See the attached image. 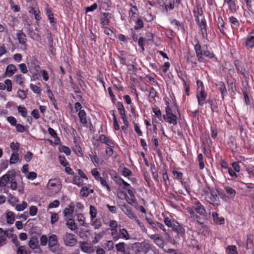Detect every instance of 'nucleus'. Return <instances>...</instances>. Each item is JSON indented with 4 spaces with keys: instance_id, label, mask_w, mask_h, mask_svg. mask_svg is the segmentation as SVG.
I'll return each instance as SVG.
<instances>
[{
    "instance_id": "obj_64",
    "label": "nucleus",
    "mask_w": 254,
    "mask_h": 254,
    "mask_svg": "<svg viewBox=\"0 0 254 254\" xmlns=\"http://www.w3.org/2000/svg\"><path fill=\"white\" fill-rule=\"evenodd\" d=\"M91 174L92 176L94 177L95 179L97 181H98L102 177H100V174L98 171L97 169H93L91 170Z\"/></svg>"
},
{
    "instance_id": "obj_46",
    "label": "nucleus",
    "mask_w": 254,
    "mask_h": 254,
    "mask_svg": "<svg viewBox=\"0 0 254 254\" xmlns=\"http://www.w3.org/2000/svg\"><path fill=\"white\" fill-rule=\"evenodd\" d=\"M38 241L37 239L32 238L29 242L28 245L30 248L35 249L38 247Z\"/></svg>"
},
{
    "instance_id": "obj_42",
    "label": "nucleus",
    "mask_w": 254,
    "mask_h": 254,
    "mask_svg": "<svg viewBox=\"0 0 254 254\" xmlns=\"http://www.w3.org/2000/svg\"><path fill=\"white\" fill-rule=\"evenodd\" d=\"M109 15L108 13H103V16L101 18V24L103 26H106L108 24L109 21Z\"/></svg>"
},
{
    "instance_id": "obj_53",
    "label": "nucleus",
    "mask_w": 254,
    "mask_h": 254,
    "mask_svg": "<svg viewBox=\"0 0 254 254\" xmlns=\"http://www.w3.org/2000/svg\"><path fill=\"white\" fill-rule=\"evenodd\" d=\"M111 236L113 239V240L114 241H117L119 240V233H118V229L111 230Z\"/></svg>"
},
{
    "instance_id": "obj_55",
    "label": "nucleus",
    "mask_w": 254,
    "mask_h": 254,
    "mask_svg": "<svg viewBox=\"0 0 254 254\" xmlns=\"http://www.w3.org/2000/svg\"><path fill=\"white\" fill-rule=\"evenodd\" d=\"M114 247V243L113 240L107 241L105 245V249L108 251H111L113 249Z\"/></svg>"
},
{
    "instance_id": "obj_61",
    "label": "nucleus",
    "mask_w": 254,
    "mask_h": 254,
    "mask_svg": "<svg viewBox=\"0 0 254 254\" xmlns=\"http://www.w3.org/2000/svg\"><path fill=\"white\" fill-rule=\"evenodd\" d=\"M109 225L110 227V230H114L118 229V223L114 220H111L109 221Z\"/></svg>"
},
{
    "instance_id": "obj_26",
    "label": "nucleus",
    "mask_w": 254,
    "mask_h": 254,
    "mask_svg": "<svg viewBox=\"0 0 254 254\" xmlns=\"http://www.w3.org/2000/svg\"><path fill=\"white\" fill-rule=\"evenodd\" d=\"M90 224L95 229H100L102 226L101 220L96 218L90 219Z\"/></svg>"
},
{
    "instance_id": "obj_21",
    "label": "nucleus",
    "mask_w": 254,
    "mask_h": 254,
    "mask_svg": "<svg viewBox=\"0 0 254 254\" xmlns=\"http://www.w3.org/2000/svg\"><path fill=\"white\" fill-rule=\"evenodd\" d=\"M224 190L230 198H233L235 197L236 191L231 187L226 186L224 187Z\"/></svg>"
},
{
    "instance_id": "obj_25",
    "label": "nucleus",
    "mask_w": 254,
    "mask_h": 254,
    "mask_svg": "<svg viewBox=\"0 0 254 254\" xmlns=\"http://www.w3.org/2000/svg\"><path fill=\"white\" fill-rule=\"evenodd\" d=\"M40 66L37 64V61H34L33 63L29 67L30 71L33 74H36L40 69Z\"/></svg>"
},
{
    "instance_id": "obj_59",
    "label": "nucleus",
    "mask_w": 254,
    "mask_h": 254,
    "mask_svg": "<svg viewBox=\"0 0 254 254\" xmlns=\"http://www.w3.org/2000/svg\"><path fill=\"white\" fill-rule=\"evenodd\" d=\"M143 27V23L142 20L140 18H138L137 21L135 22V24L134 26V28L135 30L140 29Z\"/></svg>"
},
{
    "instance_id": "obj_12",
    "label": "nucleus",
    "mask_w": 254,
    "mask_h": 254,
    "mask_svg": "<svg viewBox=\"0 0 254 254\" xmlns=\"http://www.w3.org/2000/svg\"><path fill=\"white\" fill-rule=\"evenodd\" d=\"M150 238L153 240L154 242L160 248H163L164 240L163 237L158 235H154L150 236Z\"/></svg>"
},
{
    "instance_id": "obj_43",
    "label": "nucleus",
    "mask_w": 254,
    "mask_h": 254,
    "mask_svg": "<svg viewBox=\"0 0 254 254\" xmlns=\"http://www.w3.org/2000/svg\"><path fill=\"white\" fill-rule=\"evenodd\" d=\"M59 150L61 152L65 153L66 155H69L71 153V150L69 147L64 146L61 145L59 147Z\"/></svg>"
},
{
    "instance_id": "obj_29",
    "label": "nucleus",
    "mask_w": 254,
    "mask_h": 254,
    "mask_svg": "<svg viewBox=\"0 0 254 254\" xmlns=\"http://www.w3.org/2000/svg\"><path fill=\"white\" fill-rule=\"evenodd\" d=\"M211 196L209 197V200H208L210 203H212L213 202L216 201L218 198V191L216 190L212 189L210 190Z\"/></svg>"
},
{
    "instance_id": "obj_14",
    "label": "nucleus",
    "mask_w": 254,
    "mask_h": 254,
    "mask_svg": "<svg viewBox=\"0 0 254 254\" xmlns=\"http://www.w3.org/2000/svg\"><path fill=\"white\" fill-rule=\"evenodd\" d=\"M7 234V231H4L2 228H0V247L6 244Z\"/></svg>"
},
{
    "instance_id": "obj_38",
    "label": "nucleus",
    "mask_w": 254,
    "mask_h": 254,
    "mask_svg": "<svg viewBox=\"0 0 254 254\" xmlns=\"http://www.w3.org/2000/svg\"><path fill=\"white\" fill-rule=\"evenodd\" d=\"M138 14V9L136 6H132L129 11V17L134 19L135 16Z\"/></svg>"
},
{
    "instance_id": "obj_34",
    "label": "nucleus",
    "mask_w": 254,
    "mask_h": 254,
    "mask_svg": "<svg viewBox=\"0 0 254 254\" xmlns=\"http://www.w3.org/2000/svg\"><path fill=\"white\" fill-rule=\"evenodd\" d=\"M9 147L12 153H18L20 148V144L18 142L12 141L10 143Z\"/></svg>"
},
{
    "instance_id": "obj_58",
    "label": "nucleus",
    "mask_w": 254,
    "mask_h": 254,
    "mask_svg": "<svg viewBox=\"0 0 254 254\" xmlns=\"http://www.w3.org/2000/svg\"><path fill=\"white\" fill-rule=\"evenodd\" d=\"M25 177L28 180H34L37 178V175L34 172H30L27 173Z\"/></svg>"
},
{
    "instance_id": "obj_10",
    "label": "nucleus",
    "mask_w": 254,
    "mask_h": 254,
    "mask_svg": "<svg viewBox=\"0 0 254 254\" xmlns=\"http://www.w3.org/2000/svg\"><path fill=\"white\" fill-rule=\"evenodd\" d=\"M137 251L140 254H145L151 249L150 245L146 242H143L139 243L137 245Z\"/></svg>"
},
{
    "instance_id": "obj_39",
    "label": "nucleus",
    "mask_w": 254,
    "mask_h": 254,
    "mask_svg": "<svg viewBox=\"0 0 254 254\" xmlns=\"http://www.w3.org/2000/svg\"><path fill=\"white\" fill-rule=\"evenodd\" d=\"M97 214V210L94 206L90 205L89 207V215L90 219H93L96 218Z\"/></svg>"
},
{
    "instance_id": "obj_9",
    "label": "nucleus",
    "mask_w": 254,
    "mask_h": 254,
    "mask_svg": "<svg viewBox=\"0 0 254 254\" xmlns=\"http://www.w3.org/2000/svg\"><path fill=\"white\" fill-rule=\"evenodd\" d=\"M207 97V93L202 90V88L199 89L197 91L196 98L198 101V104L200 106H203L206 103L205 100Z\"/></svg>"
},
{
    "instance_id": "obj_57",
    "label": "nucleus",
    "mask_w": 254,
    "mask_h": 254,
    "mask_svg": "<svg viewBox=\"0 0 254 254\" xmlns=\"http://www.w3.org/2000/svg\"><path fill=\"white\" fill-rule=\"evenodd\" d=\"M80 195L82 197H87L89 193L87 187H83L80 191Z\"/></svg>"
},
{
    "instance_id": "obj_31",
    "label": "nucleus",
    "mask_w": 254,
    "mask_h": 254,
    "mask_svg": "<svg viewBox=\"0 0 254 254\" xmlns=\"http://www.w3.org/2000/svg\"><path fill=\"white\" fill-rule=\"evenodd\" d=\"M126 244L124 242H120L115 246L117 252L123 253L124 254H128L125 251Z\"/></svg>"
},
{
    "instance_id": "obj_33",
    "label": "nucleus",
    "mask_w": 254,
    "mask_h": 254,
    "mask_svg": "<svg viewBox=\"0 0 254 254\" xmlns=\"http://www.w3.org/2000/svg\"><path fill=\"white\" fill-rule=\"evenodd\" d=\"M25 78L24 76L20 74L15 75L14 77V81L18 84L20 86H23L24 84Z\"/></svg>"
},
{
    "instance_id": "obj_6",
    "label": "nucleus",
    "mask_w": 254,
    "mask_h": 254,
    "mask_svg": "<svg viewBox=\"0 0 254 254\" xmlns=\"http://www.w3.org/2000/svg\"><path fill=\"white\" fill-rule=\"evenodd\" d=\"M58 245V239L55 234H51L48 238V247L52 252L56 251V247Z\"/></svg>"
},
{
    "instance_id": "obj_8",
    "label": "nucleus",
    "mask_w": 254,
    "mask_h": 254,
    "mask_svg": "<svg viewBox=\"0 0 254 254\" xmlns=\"http://www.w3.org/2000/svg\"><path fill=\"white\" fill-rule=\"evenodd\" d=\"M243 44L248 48H253L254 47V29L249 33L247 38L243 40Z\"/></svg>"
},
{
    "instance_id": "obj_40",
    "label": "nucleus",
    "mask_w": 254,
    "mask_h": 254,
    "mask_svg": "<svg viewBox=\"0 0 254 254\" xmlns=\"http://www.w3.org/2000/svg\"><path fill=\"white\" fill-rule=\"evenodd\" d=\"M103 187L105 188L108 192L111 191V188L108 185L106 179L104 178H101L98 180Z\"/></svg>"
},
{
    "instance_id": "obj_7",
    "label": "nucleus",
    "mask_w": 254,
    "mask_h": 254,
    "mask_svg": "<svg viewBox=\"0 0 254 254\" xmlns=\"http://www.w3.org/2000/svg\"><path fill=\"white\" fill-rule=\"evenodd\" d=\"M80 248L81 250L87 254H92L94 253V247L91 244L85 242H80Z\"/></svg>"
},
{
    "instance_id": "obj_63",
    "label": "nucleus",
    "mask_w": 254,
    "mask_h": 254,
    "mask_svg": "<svg viewBox=\"0 0 254 254\" xmlns=\"http://www.w3.org/2000/svg\"><path fill=\"white\" fill-rule=\"evenodd\" d=\"M173 174L174 178L175 179H177L180 180L181 181H182L183 176V174L182 173L177 171H173Z\"/></svg>"
},
{
    "instance_id": "obj_5",
    "label": "nucleus",
    "mask_w": 254,
    "mask_h": 254,
    "mask_svg": "<svg viewBox=\"0 0 254 254\" xmlns=\"http://www.w3.org/2000/svg\"><path fill=\"white\" fill-rule=\"evenodd\" d=\"M164 120L168 123L173 125L177 124V118L173 113L171 108H165V114L163 115Z\"/></svg>"
},
{
    "instance_id": "obj_41",
    "label": "nucleus",
    "mask_w": 254,
    "mask_h": 254,
    "mask_svg": "<svg viewBox=\"0 0 254 254\" xmlns=\"http://www.w3.org/2000/svg\"><path fill=\"white\" fill-rule=\"evenodd\" d=\"M17 36L19 43L22 45H25L26 40L25 35L23 33H18Z\"/></svg>"
},
{
    "instance_id": "obj_27",
    "label": "nucleus",
    "mask_w": 254,
    "mask_h": 254,
    "mask_svg": "<svg viewBox=\"0 0 254 254\" xmlns=\"http://www.w3.org/2000/svg\"><path fill=\"white\" fill-rule=\"evenodd\" d=\"M20 160L19 155L18 153H12L9 158V164L10 165L15 164Z\"/></svg>"
},
{
    "instance_id": "obj_51",
    "label": "nucleus",
    "mask_w": 254,
    "mask_h": 254,
    "mask_svg": "<svg viewBox=\"0 0 254 254\" xmlns=\"http://www.w3.org/2000/svg\"><path fill=\"white\" fill-rule=\"evenodd\" d=\"M7 238L11 239L13 243L16 246V247H18L19 246V242L18 241L17 236L15 234L9 235V234L8 233Z\"/></svg>"
},
{
    "instance_id": "obj_48",
    "label": "nucleus",
    "mask_w": 254,
    "mask_h": 254,
    "mask_svg": "<svg viewBox=\"0 0 254 254\" xmlns=\"http://www.w3.org/2000/svg\"><path fill=\"white\" fill-rule=\"evenodd\" d=\"M226 252L228 254H237V248L235 246H228L226 249Z\"/></svg>"
},
{
    "instance_id": "obj_22",
    "label": "nucleus",
    "mask_w": 254,
    "mask_h": 254,
    "mask_svg": "<svg viewBox=\"0 0 254 254\" xmlns=\"http://www.w3.org/2000/svg\"><path fill=\"white\" fill-rule=\"evenodd\" d=\"M16 67L12 64H10L7 65L6 68L5 73L7 76L10 77L14 74L16 71Z\"/></svg>"
},
{
    "instance_id": "obj_19",
    "label": "nucleus",
    "mask_w": 254,
    "mask_h": 254,
    "mask_svg": "<svg viewBox=\"0 0 254 254\" xmlns=\"http://www.w3.org/2000/svg\"><path fill=\"white\" fill-rule=\"evenodd\" d=\"M5 218L7 224H12L15 221L14 213L10 211H6L5 212Z\"/></svg>"
},
{
    "instance_id": "obj_1",
    "label": "nucleus",
    "mask_w": 254,
    "mask_h": 254,
    "mask_svg": "<svg viewBox=\"0 0 254 254\" xmlns=\"http://www.w3.org/2000/svg\"><path fill=\"white\" fill-rule=\"evenodd\" d=\"M62 189V184L60 179H50L47 184L48 193L50 195H55L60 191Z\"/></svg>"
},
{
    "instance_id": "obj_30",
    "label": "nucleus",
    "mask_w": 254,
    "mask_h": 254,
    "mask_svg": "<svg viewBox=\"0 0 254 254\" xmlns=\"http://www.w3.org/2000/svg\"><path fill=\"white\" fill-rule=\"evenodd\" d=\"M229 21L233 29H238L239 27V22L238 20L234 16H231L229 18Z\"/></svg>"
},
{
    "instance_id": "obj_37",
    "label": "nucleus",
    "mask_w": 254,
    "mask_h": 254,
    "mask_svg": "<svg viewBox=\"0 0 254 254\" xmlns=\"http://www.w3.org/2000/svg\"><path fill=\"white\" fill-rule=\"evenodd\" d=\"M77 217V220L79 223L80 225L86 227V223H85V218L83 214L82 213H78L76 215Z\"/></svg>"
},
{
    "instance_id": "obj_11",
    "label": "nucleus",
    "mask_w": 254,
    "mask_h": 254,
    "mask_svg": "<svg viewBox=\"0 0 254 254\" xmlns=\"http://www.w3.org/2000/svg\"><path fill=\"white\" fill-rule=\"evenodd\" d=\"M75 204L73 202H71L63 210V214L64 217H71L73 215Z\"/></svg>"
},
{
    "instance_id": "obj_16",
    "label": "nucleus",
    "mask_w": 254,
    "mask_h": 254,
    "mask_svg": "<svg viewBox=\"0 0 254 254\" xmlns=\"http://www.w3.org/2000/svg\"><path fill=\"white\" fill-rule=\"evenodd\" d=\"M194 50L195 51L196 57L198 59V60L200 62H202L204 61V59L202 57L203 53L201 51V46L199 43L195 44L194 46Z\"/></svg>"
},
{
    "instance_id": "obj_15",
    "label": "nucleus",
    "mask_w": 254,
    "mask_h": 254,
    "mask_svg": "<svg viewBox=\"0 0 254 254\" xmlns=\"http://www.w3.org/2000/svg\"><path fill=\"white\" fill-rule=\"evenodd\" d=\"M119 239L128 240L130 239L129 234L125 228H120L119 230Z\"/></svg>"
},
{
    "instance_id": "obj_54",
    "label": "nucleus",
    "mask_w": 254,
    "mask_h": 254,
    "mask_svg": "<svg viewBox=\"0 0 254 254\" xmlns=\"http://www.w3.org/2000/svg\"><path fill=\"white\" fill-rule=\"evenodd\" d=\"M8 166V163L7 160H2L0 163V172H2L6 170Z\"/></svg>"
},
{
    "instance_id": "obj_17",
    "label": "nucleus",
    "mask_w": 254,
    "mask_h": 254,
    "mask_svg": "<svg viewBox=\"0 0 254 254\" xmlns=\"http://www.w3.org/2000/svg\"><path fill=\"white\" fill-rule=\"evenodd\" d=\"M78 116L80 122L84 126H86L87 124V115L84 110L79 111L78 113Z\"/></svg>"
},
{
    "instance_id": "obj_62",
    "label": "nucleus",
    "mask_w": 254,
    "mask_h": 254,
    "mask_svg": "<svg viewBox=\"0 0 254 254\" xmlns=\"http://www.w3.org/2000/svg\"><path fill=\"white\" fill-rule=\"evenodd\" d=\"M153 112L154 113L156 117L160 120H161L162 114L160 110L158 107L153 108L152 109Z\"/></svg>"
},
{
    "instance_id": "obj_49",
    "label": "nucleus",
    "mask_w": 254,
    "mask_h": 254,
    "mask_svg": "<svg viewBox=\"0 0 254 254\" xmlns=\"http://www.w3.org/2000/svg\"><path fill=\"white\" fill-rule=\"evenodd\" d=\"M18 113L24 118L27 115V111L25 107L22 106H19L17 108Z\"/></svg>"
},
{
    "instance_id": "obj_3",
    "label": "nucleus",
    "mask_w": 254,
    "mask_h": 254,
    "mask_svg": "<svg viewBox=\"0 0 254 254\" xmlns=\"http://www.w3.org/2000/svg\"><path fill=\"white\" fill-rule=\"evenodd\" d=\"M15 171L14 170H9L0 178V186L5 187L11 180H15Z\"/></svg>"
},
{
    "instance_id": "obj_24",
    "label": "nucleus",
    "mask_w": 254,
    "mask_h": 254,
    "mask_svg": "<svg viewBox=\"0 0 254 254\" xmlns=\"http://www.w3.org/2000/svg\"><path fill=\"white\" fill-rule=\"evenodd\" d=\"M212 216L216 224L221 225L224 223V218L223 217H219L216 212H212Z\"/></svg>"
},
{
    "instance_id": "obj_2",
    "label": "nucleus",
    "mask_w": 254,
    "mask_h": 254,
    "mask_svg": "<svg viewBox=\"0 0 254 254\" xmlns=\"http://www.w3.org/2000/svg\"><path fill=\"white\" fill-rule=\"evenodd\" d=\"M62 239L64 245L67 247H73L77 242L76 236L73 234L69 233H65L63 236Z\"/></svg>"
},
{
    "instance_id": "obj_23",
    "label": "nucleus",
    "mask_w": 254,
    "mask_h": 254,
    "mask_svg": "<svg viewBox=\"0 0 254 254\" xmlns=\"http://www.w3.org/2000/svg\"><path fill=\"white\" fill-rule=\"evenodd\" d=\"M67 227L71 231H75L77 229V226L74 220L72 218L68 219L66 222Z\"/></svg>"
},
{
    "instance_id": "obj_32",
    "label": "nucleus",
    "mask_w": 254,
    "mask_h": 254,
    "mask_svg": "<svg viewBox=\"0 0 254 254\" xmlns=\"http://www.w3.org/2000/svg\"><path fill=\"white\" fill-rule=\"evenodd\" d=\"M84 179L79 176H75L73 178L72 183L79 187L82 186L84 184Z\"/></svg>"
},
{
    "instance_id": "obj_36",
    "label": "nucleus",
    "mask_w": 254,
    "mask_h": 254,
    "mask_svg": "<svg viewBox=\"0 0 254 254\" xmlns=\"http://www.w3.org/2000/svg\"><path fill=\"white\" fill-rule=\"evenodd\" d=\"M228 7L227 12L228 13H234L237 11L236 5L235 1H233L231 3L226 5Z\"/></svg>"
},
{
    "instance_id": "obj_18",
    "label": "nucleus",
    "mask_w": 254,
    "mask_h": 254,
    "mask_svg": "<svg viewBox=\"0 0 254 254\" xmlns=\"http://www.w3.org/2000/svg\"><path fill=\"white\" fill-rule=\"evenodd\" d=\"M172 229L180 236H183L185 234V229L177 222L173 223Z\"/></svg>"
},
{
    "instance_id": "obj_45",
    "label": "nucleus",
    "mask_w": 254,
    "mask_h": 254,
    "mask_svg": "<svg viewBox=\"0 0 254 254\" xmlns=\"http://www.w3.org/2000/svg\"><path fill=\"white\" fill-rule=\"evenodd\" d=\"M120 171H121L122 175L125 177L128 178L129 176H131V175H132L131 171L126 167L121 168Z\"/></svg>"
},
{
    "instance_id": "obj_28",
    "label": "nucleus",
    "mask_w": 254,
    "mask_h": 254,
    "mask_svg": "<svg viewBox=\"0 0 254 254\" xmlns=\"http://www.w3.org/2000/svg\"><path fill=\"white\" fill-rule=\"evenodd\" d=\"M118 109L121 116V118L123 120L124 123L127 125V121L126 117L125 110L122 104L119 105Z\"/></svg>"
},
{
    "instance_id": "obj_60",
    "label": "nucleus",
    "mask_w": 254,
    "mask_h": 254,
    "mask_svg": "<svg viewBox=\"0 0 254 254\" xmlns=\"http://www.w3.org/2000/svg\"><path fill=\"white\" fill-rule=\"evenodd\" d=\"M164 223L166 224V225L169 227L173 228V225L174 223H176V222L174 220H172L171 219H170L168 217H165L164 219Z\"/></svg>"
},
{
    "instance_id": "obj_47",
    "label": "nucleus",
    "mask_w": 254,
    "mask_h": 254,
    "mask_svg": "<svg viewBox=\"0 0 254 254\" xmlns=\"http://www.w3.org/2000/svg\"><path fill=\"white\" fill-rule=\"evenodd\" d=\"M48 132H49V134L52 136H53V137L56 138V140H55L56 143L58 144L59 143V142H60V139L59 137H58L57 136V134L56 132L55 131V130L54 129H53L52 128L49 127L48 128Z\"/></svg>"
},
{
    "instance_id": "obj_20",
    "label": "nucleus",
    "mask_w": 254,
    "mask_h": 254,
    "mask_svg": "<svg viewBox=\"0 0 254 254\" xmlns=\"http://www.w3.org/2000/svg\"><path fill=\"white\" fill-rule=\"evenodd\" d=\"M123 211L129 218L137 221V217L134 215V213L128 208L124 206L122 208Z\"/></svg>"
},
{
    "instance_id": "obj_44",
    "label": "nucleus",
    "mask_w": 254,
    "mask_h": 254,
    "mask_svg": "<svg viewBox=\"0 0 254 254\" xmlns=\"http://www.w3.org/2000/svg\"><path fill=\"white\" fill-rule=\"evenodd\" d=\"M29 13L33 14L34 15L35 19L38 21L41 19V16L39 14L40 11L38 9H35L34 8H31L29 10Z\"/></svg>"
},
{
    "instance_id": "obj_13",
    "label": "nucleus",
    "mask_w": 254,
    "mask_h": 254,
    "mask_svg": "<svg viewBox=\"0 0 254 254\" xmlns=\"http://www.w3.org/2000/svg\"><path fill=\"white\" fill-rule=\"evenodd\" d=\"M99 140L101 142L106 144L108 146L114 147L115 144L114 142L110 138L104 134H102L99 136Z\"/></svg>"
},
{
    "instance_id": "obj_50",
    "label": "nucleus",
    "mask_w": 254,
    "mask_h": 254,
    "mask_svg": "<svg viewBox=\"0 0 254 254\" xmlns=\"http://www.w3.org/2000/svg\"><path fill=\"white\" fill-rule=\"evenodd\" d=\"M46 11L47 15L48 17V19L50 21V22L51 23H54L55 21H54V15L48 6L46 8Z\"/></svg>"
},
{
    "instance_id": "obj_35",
    "label": "nucleus",
    "mask_w": 254,
    "mask_h": 254,
    "mask_svg": "<svg viewBox=\"0 0 254 254\" xmlns=\"http://www.w3.org/2000/svg\"><path fill=\"white\" fill-rule=\"evenodd\" d=\"M217 86H218V89L220 91L222 97L223 98L224 96L227 94V90L224 83L223 82H219L217 84Z\"/></svg>"
},
{
    "instance_id": "obj_4",
    "label": "nucleus",
    "mask_w": 254,
    "mask_h": 254,
    "mask_svg": "<svg viewBox=\"0 0 254 254\" xmlns=\"http://www.w3.org/2000/svg\"><path fill=\"white\" fill-rule=\"evenodd\" d=\"M187 210L192 216L194 214V210L200 215H204L205 212L203 206L197 201H195V202H194V205L192 207H188Z\"/></svg>"
},
{
    "instance_id": "obj_52",
    "label": "nucleus",
    "mask_w": 254,
    "mask_h": 254,
    "mask_svg": "<svg viewBox=\"0 0 254 254\" xmlns=\"http://www.w3.org/2000/svg\"><path fill=\"white\" fill-rule=\"evenodd\" d=\"M27 206V203L25 201H23L22 204H16L15 206V209L18 211H21L24 210Z\"/></svg>"
},
{
    "instance_id": "obj_56",
    "label": "nucleus",
    "mask_w": 254,
    "mask_h": 254,
    "mask_svg": "<svg viewBox=\"0 0 254 254\" xmlns=\"http://www.w3.org/2000/svg\"><path fill=\"white\" fill-rule=\"evenodd\" d=\"M112 178L113 180L116 182V183L118 185L122 186L123 185V183H124V180L117 174L114 176H112Z\"/></svg>"
}]
</instances>
